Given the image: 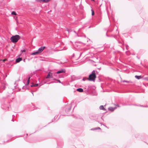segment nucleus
Here are the masks:
<instances>
[{
	"mask_svg": "<svg viewBox=\"0 0 148 148\" xmlns=\"http://www.w3.org/2000/svg\"><path fill=\"white\" fill-rule=\"evenodd\" d=\"M135 77L138 79H139L141 77V76L136 75Z\"/></svg>",
	"mask_w": 148,
	"mask_h": 148,
	"instance_id": "nucleus-13",
	"label": "nucleus"
},
{
	"mask_svg": "<svg viewBox=\"0 0 148 148\" xmlns=\"http://www.w3.org/2000/svg\"><path fill=\"white\" fill-rule=\"evenodd\" d=\"M45 48V47H41L38 49L37 51L39 53H40L43 51Z\"/></svg>",
	"mask_w": 148,
	"mask_h": 148,
	"instance_id": "nucleus-4",
	"label": "nucleus"
},
{
	"mask_svg": "<svg viewBox=\"0 0 148 148\" xmlns=\"http://www.w3.org/2000/svg\"><path fill=\"white\" fill-rule=\"evenodd\" d=\"M29 79H30V77H29V78H28V80L27 81V84H29Z\"/></svg>",
	"mask_w": 148,
	"mask_h": 148,
	"instance_id": "nucleus-17",
	"label": "nucleus"
},
{
	"mask_svg": "<svg viewBox=\"0 0 148 148\" xmlns=\"http://www.w3.org/2000/svg\"><path fill=\"white\" fill-rule=\"evenodd\" d=\"M123 82H126V83H131L132 82H130V81H125V80H123Z\"/></svg>",
	"mask_w": 148,
	"mask_h": 148,
	"instance_id": "nucleus-14",
	"label": "nucleus"
},
{
	"mask_svg": "<svg viewBox=\"0 0 148 148\" xmlns=\"http://www.w3.org/2000/svg\"><path fill=\"white\" fill-rule=\"evenodd\" d=\"M91 1H94V0H91Z\"/></svg>",
	"mask_w": 148,
	"mask_h": 148,
	"instance_id": "nucleus-22",
	"label": "nucleus"
},
{
	"mask_svg": "<svg viewBox=\"0 0 148 148\" xmlns=\"http://www.w3.org/2000/svg\"><path fill=\"white\" fill-rule=\"evenodd\" d=\"M50 0H39V1L40 2H44L47 3Z\"/></svg>",
	"mask_w": 148,
	"mask_h": 148,
	"instance_id": "nucleus-8",
	"label": "nucleus"
},
{
	"mask_svg": "<svg viewBox=\"0 0 148 148\" xmlns=\"http://www.w3.org/2000/svg\"><path fill=\"white\" fill-rule=\"evenodd\" d=\"M53 77L52 74L50 72H49L48 74V75L47 77H46V78H51Z\"/></svg>",
	"mask_w": 148,
	"mask_h": 148,
	"instance_id": "nucleus-5",
	"label": "nucleus"
},
{
	"mask_svg": "<svg viewBox=\"0 0 148 148\" xmlns=\"http://www.w3.org/2000/svg\"><path fill=\"white\" fill-rule=\"evenodd\" d=\"M115 109V108H113L112 107H109L108 108V110L111 111H113L114 110V109Z\"/></svg>",
	"mask_w": 148,
	"mask_h": 148,
	"instance_id": "nucleus-10",
	"label": "nucleus"
},
{
	"mask_svg": "<svg viewBox=\"0 0 148 148\" xmlns=\"http://www.w3.org/2000/svg\"><path fill=\"white\" fill-rule=\"evenodd\" d=\"M54 80H56V79H53Z\"/></svg>",
	"mask_w": 148,
	"mask_h": 148,
	"instance_id": "nucleus-23",
	"label": "nucleus"
},
{
	"mask_svg": "<svg viewBox=\"0 0 148 148\" xmlns=\"http://www.w3.org/2000/svg\"><path fill=\"white\" fill-rule=\"evenodd\" d=\"M66 72L65 70L64 69H62L56 72L57 74H59L62 73H65Z\"/></svg>",
	"mask_w": 148,
	"mask_h": 148,
	"instance_id": "nucleus-3",
	"label": "nucleus"
},
{
	"mask_svg": "<svg viewBox=\"0 0 148 148\" xmlns=\"http://www.w3.org/2000/svg\"><path fill=\"white\" fill-rule=\"evenodd\" d=\"M21 51L22 52H25V50H21Z\"/></svg>",
	"mask_w": 148,
	"mask_h": 148,
	"instance_id": "nucleus-20",
	"label": "nucleus"
},
{
	"mask_svg": "<svg viewBox=\"0 0 148 148\" xmlns=\"http://www.w3.org/2000/svg\"><path fill=\"white\" fill-rule=\"evenodd\" d=\"M22 60V59L21 58H19L16 59V62L18 63V62H19L20 61Z\"/></svg>",
	"mask_w": 148,
	"mask_h": 148,
	"instance_id": "nucleus-6",
	"label": "nucleus"
},
{
	"mask_svg": "<svg viewBox=\"0 0 148 148\" xmlns=\"http://www.w3.org/2000/svg\"><path fill=\"white\" fill-rule=\"evenodd\" d=\"M96 77L95 71L93 70L89 76L88 80L89 81H95Z\"/></svg>",
	"mask_w": 148,
	"mask_h": 148,
	"instance_id": "nucleus-2",
	"label": "nucleus"
},
{
	"mask_svg": "<svg viewBox=\"0 0 148 148\" xmlns=\"http://www.w3.org/2000/svg\"><path fill=\"white\" fill-rule=\"evenodd\" d=\"M20 38V36L18 35L12 36L10 38L11 41L13 43H16Z\"/></svg>",
	"mask_w": 148,
	"mask_h": 148,
	"instance_id": "nucleus-1",
	"label": "nucleus"
},
{
	"mask_svg": "<svg viewBox=\"0 0 148 148\" xmlns=\"http://www.w3.org/2000/svg\"><path fill=\"white\" fill-rule=\"evenodd\" d=\"M92 10V15H94V12L93 10Z\"/></svg>",
	"mask_w": 148,
	"mask_h": 148,
	"instance_id": "nucleus-18",
	"label": "nucleus"
},
{
	"mask_svg": "<svg viewBox=\"0 0 148 148\" xmlns=\"http://www.w3.org/2000/svg\"><path fill=\"white\" fill-rule=\"evenodd\" d=\"M56 80L58 82L60 83H61V82L60 80L57 79V80Z\"/></svg>",
	"mask_w": 148,
	"mask_h": 148,
	"instance_id": "nucleus-19",
	"label": "nucleus"
},
{
	"mask_svg": "<svg viewBox=\"0 0 148 148\" xmlns=\"http://www.w3.org/2000/svg\"><path fill=\"white\" fill-rule=\"evenodd\" d=\"M77 91L80 92H82L83 91V90L82 88H79L77 89Z\"/></svg>",
	"mask_w": 148,
	"mask_h": 148,
	"instance_id": "nucleus-9",
	"label": "nucleus"
},
{
	"mask_svg": "<svg viewBox=\"0 0 148 148\" xmlns=\"http://www.w3.org/2000/svg\"><path fill=\"white\" fill-rule=\"evenodd\" d=\"M39 54L40 53H39L38 51H37L36 52H33V53H32L31 54V55H38V54Z\"/></svg>",
	"mask_w": 148,
	"mask_h": 148,
	"instance_id": "nucleus-7",
	"label": "nucleus"
},
{
	"mask_svg": "<svg viewBox=\"0 0 148 148\" xmlns=\"http://www.w3.org/2000/svg\"><path fill=\"white\" fill-rule=\"evenodd\" d=\"M100 128L99 127H98V128H94V129H91V130H97V129H100Z\"/></svg>",
	"mask_w": 148,
	"mask_h": 148,
	"instance_id": "nucleus-16",
	"label": "nucleus"
},
{
	"mask_svg": "<svg viewBox=\"0 0 148 148\" xmlns=\"http://www.w3.org/2000/svg\"><path fill=\"white\" fill-rule=\"evenodd\" d=\"M11 14H12L13 15H16V12L14 11L12 12Z\"/></svg>",
	"mask_w": 148,
	"mask_h": 148,
	"instance_id": "nucleus-15",
	"label": "nucleus"
},
{
	"mask_svg": "<svg viewBox=\"0 0 148 148\" xmlns=\"http://www.w3.org/2000/svg\"><path fill=\"white\" fill-rule=\"evenodd\" d=\"M100 109L102 110H106V109L103 107V106H101L99 108Z\"/></svg>",
	"mask_w": 148,
	"mask_h": 148,
	"instance_id": "nucleus-11",
	"label": "nucleus"
},
{
	"mask_svg": "<svg viewBox=\"0 0 148 148\" xmlns=\"http://www.w3.org/2000/svg\"><path fill=\"white\" fill-rule=\"evenodd\" d=\"M38 84H34V83H32V84L31 85V87H33V86L36 87V86H38Z\"/></svg>",
	"mask_w": 148,
	"mask_h": 148,
	"instance_id": "nucleus-12",
	"label": "nucleus"
},
{
	"mask_svg": "<svg viewBox=\"0 0 148 148\" xmlns=\"http://www.w3.org/2000/svg\"><path fill=\"white\" fill-rule=\"evenodd\" d=\"M128 47H128V45H126V49H127V50L128 49Z\"/></svg>",
	"mask_w": 148,
	"mask_h": 148,
	"instance_id": "nucleus-21",
	"label": "nucleus"
}]
</instances>
